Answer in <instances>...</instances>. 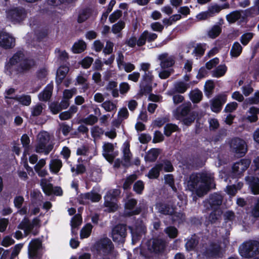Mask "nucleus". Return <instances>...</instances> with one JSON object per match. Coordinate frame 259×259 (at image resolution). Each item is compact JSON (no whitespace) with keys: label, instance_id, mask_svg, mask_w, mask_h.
I'll list each match as a JSON object with an SVG mask.
<instances>
[{"label":"nucleus","instance_id":"nucleus-24","mask_svg":"<svg viewBox=\"0 0 259 259\" xmlns=\"http://www.w3.org/2000/svg\"><path fill=\"white\" fill-rule=\"evenodd\" d=\"M162 163H156L149 170L148 173L146 175V176L149 179H158L160 176V172L162 170Z\"/></svg>","mask_w":259,"mask_h":259},{"label":"nucleus","instance_id":"nucleus-7","mask_svg":"<svg viewBox=\"0 0 259 259\" xmlns=\"http://www.w3.org/2000/svg\"><path fill=\"white\" fill-rule=\"evenodd\" d=\"M152 245H148V249L155 254H162L166 250L167 243L165 239L158 237L151 239Z\"/></svg>","mask_w":259,"mask_h":259},{"label":"nucleus","instance_id":"nucleus-47","mask_svg":"<svg viewBox=\"0 0 259 259\" xmlns=\"http://www.w3.org/2000/svg\"><path fill=\"white\" fill-rule=\"evenodd\" d=\"M139 94L141 96L150 94L152 91V84L140 83Z\"/></svg>","mask_w":259,"mask_h":259},{"label":"nucleus","instance_id":"nucleus-57","mask_svg":"<svg viewBox=\"0 0 259 259\" xmlns=\"http://www.w3.org/2000/svg\"><path fill=\"white\" fill-rule=\"evenodd\" d=\"M153 79L154 76L152 75V71H148L147 72H145L143 75L141 83L152 84Z\"/></svg>","mask_w":259,"mask_h":259},{"label":"nucleus","instance_id":"nucleus-44","mask_svg":"<svg viewBox=\"0 0 259 259\" xmlns=\"http://www.w3.org/2000/svg\"><path fill=\"white\" fill-rule=\"evenodd\" d=\"M189 88V84L184 81L177 82L175 84V89L176 91L180 94L184 93Z\"/></svg>","mask_w":259,"mask_h":259},{"label":"nucleus","instance_id":"nucleus-55","mask_svg":"<svg viewBox=\"0 0 259 259\" xmlns=\"http://www.w3.org/2000/svg\"><path fill=\"white\" fill-rule=\"evenodd\" d=\"M125 22L123 21L120 20L117 23L113 25L112 27V32L114 34L120 32L125 27Z\"/></svg>","mask_w":259,"mask_h":259},{"label":"nucleus","instance_id":"nucleus-20","mask_svg":"<svg viewBox=\"0 0 259 259\" xmlns=\"http://www.w3.org/2000/svg\"><path fill=\"white\" fill-rule=\"evenodd\" d=\"M200 183V179L199 178V172L192 174L188 182V187L191 191L196 190L198 189Z\"/></svg>","mask_w":259,"mask_h":259},{"label":"nucleus","instance_id":"nucleus-54","mask_svg":"<svg viewBox=\"0 0 259 259\" xmlns=\"http://www.w3.org/2000/svg\"><path fill=\"white\" fill-rule=\"evenodd\" d=\"M175 63V58L173 56H170L165 60L161 61L160 66L162 68L165 69L172 67Z\"/></svg>","mask_w":259,"mask_h":259},{"label":"nucleus","instance_id":"nucleus-17","mask_svg":"<svg viewBox=\"0 0 259 259\" xmlns=\"http://www.w3.org/2000/svg\"><path fill=\"white\" fill-rule=\"evenodd\" d=\"M137 204V200L134 198L128 199L125 203L124 207L126 210H129L130 211L127 212V215L129 217L139 214L142 211L141 207L134 208Z\"/></svg>","mask_w":259,"mask_h":259},{"label":"nucleus","instance_id":"nucleus-45","mask_svg":"<svg viewBox=\"0 0 259 259\" xmlns=\"http://www.w3.org/2000/svg\"><path fill=\"white\" fill-rule=\"evenodd\" d=\"M41 186L43 192L47 195L50 196L53 194V185L51 183H47L46 180L45 182H41Z\"/></svg>","mask_w":259,"mask_h":259},{"label":"nucleus","instance_id":"nucleus-32","mask_svg":"<svg viewBox=\"0 0 259 259\" xmlns=\"http://www.w3.org/2000/svg\"><path fill=\"white\" fill-rule=\"evenodd\" d=\"M62 167V161L59 159H54L51 160L50 169L52 172L57 174Z\"/></svg>","mask_w":259,"mask_h":259},{"label":"nucleus","instance_id":"nucleus-5","mask_svg":"<svg viewBox=\"0 0 259 259\" xmlns=\"http://www.w3.org/2000/svg\"><path fill=\"white\" fill-rule=\"evenodd\" d=\"M230 147L231 151L239 157H243L247 152L245 141L238 137H235L231 139Z\"/></svg>","mask_w":259,"mask_h":259},{"label":"nucleus","instance_id":"nucleus-3","mask_svg":"<svg viewBox=\"0 0 259 259\" xmlns=\"http://www.w3.org/2000/svg\"><path fill=\"white\" fill-rule=\"evenodd\" d=\"M200 179V184L197 190L196 194L199 197L206 194L212 188V185L214 181L211 174L205 172H199Z\"/></svg>","mask_w":259,"mask_h":259},{"label":"nucleus","instance_id":"nucleus-9","mask_svg":"<svg viewBox=\"0 0 259 259\" xmlns=\"http://www.w3.org/2000/svg\"><path fill=\"white\" fill-rule=\"evenodd\" d=\"M203 254L207 259L217 258L222 256L221 245L215 242H211L204 251Z\"/></svg>","mask_w":259,"mask_h":259},{"label":"nucleus","instance_id":"nucleus-37","mask_svg":"<svg viewBox=\"0 0 259 259\" xmlns=\"http://www.w3.org/2000/svg\"><path fill=\"white\" fill-rule=\"evenodd\" d=\"M179 127L177 125L171 123H167L164 127V134L167 137H170L172 133L178 131Z\"/></svg>","mask_w":259,"mask_h":259},{"label":"nucleus","instance_id":"nucleus-41","mask_svg":"<svg viewBox=\"0 0 259 259\" xmlns=\"http://www.w3.org/2000/svg\"><path fill=\"white\" fill-rule=\"evenodd\" d=\"M86 44L83 41L75 42L72 47V51L74 54L83 52L86 49Z\"/></svg>","mask_w":259,"mask_h":259},{"label":"nucleus","instance_id":"nucleus-46","mask_svg":"<svg viewBox=\"0 0 259 259\" xmlns=\"http://www.w3.org/2000/svg\"><path fill=\"white\" fill-rule=\"evenodd\" d=\"M205 44H197L195 48L193 50V54H195V56L197 57L202 56L205 53Z\"/></svg>","mask_w":259,"mask_h":259},{"label":"nucleus","instance_id":"nucleus-58","mask_svg":"<svg viewBox=\"0 0 259 259\" xmlns=\"http://www.w3.org/2000/svg\"><path fill=\"white\" fill-rule=\"evenodd\" d=\"M82 222L81 216L79 214H75L73 217L71 221V228H78L80 226Z\"/></svg>","mask_w":259,"mask_h":259},{"label":"nucleus","instance_id":"nucleus-59","mask_svg":"<svg viewBox=\"0 0 259 259\" xmlns=\"http://www.w3.org/2000/svg\"><path fill=\"white\" fill-rule=\"evenodd\" d=\"M35 35L37 40L41 41L48 35V29L47 28L41 29L36 32Z\"/></svg>","mask_w":259,"mask_h":259},{"label":"nucleus","instance_id":"nucleus-23","mask_svg":"<svg viewBox=\"0 0 259 259\" xmlns=\"http://www.w3.org/2000/svg\"><path fill=\"white\" fill-rule=\"evenodd\" d=\"M190 111V106L182 104L176 108L175 115L177 119L181 120L187 116Z\"/></svg>","mask_w":259,"mask_h":259},{"label":"nucleus","instance_id":"nucleus-63","mask_svg":"<svg viewBox=\"0 0 259 259\" xmlns=\"http://www.w3.org/2000/svg\"><path fill=\"white\" fill-rule=\"evenodd\" d=\"M43 107L41 104H38L32 108L31 115L32 116H37L40 115L42 111Z\"/></svg>","mask_w":259,"mask_h":259},{"label":"nucleus","instance_id":"nucleus-56","mask_svg":"<svg viewBox=\"0 0 259 259\" xmlns=\"http://www.w3.org/2000/svg\"><path fill=\"white\" fill-rule=\"evenodd\" d=\"M161 163L163 164V170L165 172H172L174 171L175 168L172 164L171 161L167 159H164L162 160V162Z\"/></svg>","mask_w":259,"mask_h":259},{"label":"nucleus","instance_id":"nucleus-53","mask_svg":"<svg viewBox=\"0 0 259 259\" xmlns=\"http://www.w3.org/2000/svg\"><path fill=\"white\" fill-rule=\"evenodd\" d=\"M144 182L142 180H138L133 185V190L137 194H141L144 189Z\"/></svg>","mask_w":259,"mask_h":259},{"label":"nucleus","instance_id":"nucleus-39","mask_svg":"<svg viewBox=\"0 0 259 259\" xmlns=\"http://www.w3.org/2000/svg\"><path fill=\"white\" fill-rule=\"evenodd\" d=\"M98 121V118L96 116L93 114H90L86 118L80 119L78 121V123H82L86 125H93L97 123Z\"/></svg>","mask_w":259,"mask_h":259},{"label":"nucleus","instance_id":"nucleus-35","mask_svg":"<svg viewBox=\"0 0 259 259\" xmlns=\"http://www.w3.org/2000/svg\"><path fill=\"white\" fill-rule=\"evenodd\" d=\"M227 71V67L226 65H220L212 71V75L213 77L219 78L224 76Z\"/></svg>","mask_w":259,"mask_h":259},{"label":"nucleus","instance_id":"nucleus-11","mask_svg":"<svg viewBox=\"0 0 259 259\" xmlns=\"http://www.w3.org/2000/svg\"><path fill=\"white\" fill-rule=\"evenodd\" d=\"M41 246V242L39 239H33L28 246V254L29 259H40L39 250Z\"/></svg>","mask_w":259,"mask_h":259},{"label":"nucleus","instance_id":"nucleus-8","mask_svg":"<svg viewBox=\"0 0 259 259\" xmlns=\"http://www.w3.org/2000/svg\"><path fill=\"white\" fill-rule=\"evenodd\" d=\"M96 248L98 251L103 253V256H107V255L111 253L114 247L111 240L105 237L101 239L96 243Z\"/></svg>","mask_w":259,"mask_h":259},{"label":"nucleus","instance_id":"nucleus-48","mask_svg":"<svg viewBox=\"0 0 259 259\" xmlns=\"http://www.w3.org/2000/svg\"><path fill=\"white\" fill-rule=\"evenodd\" d=\"M237 163H239L240 172L242 175L249 166L251 161L249 159L243 158L240 159L239 161H238Z\"/></svg>","mask_w":259,"mask_h":259},{"label":"nucleus","instance_id":"nucleus-19","mask_svg":"<svg viewBox=\"0 0 259 259\" xmlns=\"http://www.w3.org/2000/svg\"><path fill=\"white\" fill-rule=\"evenodd\" d=\"M156 207L158 212L164 215H169L175 211L176 206L169 203L159 202L156 204Z\"/></svg>","mask_w":259,"mask_h":259},{"label":"nucleus","instance_id":"nucleus-51","mask_svg":"<svg viewBox=\"0 0 259 259\" xmlns=\"http://www.w3.org/2000/svg\"><path fill=\"white\" fill-rule=\"evenodd\" d=\"M254 34L252 32H246L240 37V42L243 46H246L252 39Z\"/></svg>","mask_w":259,"mask_h":259},{"label":"nucleus","instance_id":"nucleus-33","mask_svg":"<svg viewBox=\"0 0 259 259\" xmlns=\"http://www.w3.org/2000/svg\"><path fill=\"white\" fill-rule=\"evenodd\" d=\"M210 210L212 211L208 216V220L211 224H214L216 223L221 217L222 211L221 209L218 208H212L210 209Z\"/></svg>","mask_w":259,"mask_h":259},{"label":"nucleus","instance_id":"nucleus-30","mask_svg":"<svg viewBox=\"0 0 259 259\" xmlns=\"http://www.w3.org/2000/svg\"><path fill=\"white\" fill-rule=\"evenodd\" d=\"M222 31V27L219 24H215L208 31L207 34L209 38L214 39L220 35Z\"/></svg>","mask_w":259,"mask_h":259},{"label":"nucleus","instance_id":"nucleus-6","mask_svg":"<svg viewBox=\"0 0 259 259\" xmlns=\"http://www.w3.org/2000/svg\"><path fill=\"white\" fill-rule=\"evenodd\" d=\"M25 58V55L22 51H17L10 58L9 62L5 65V72L10 76L13 75L15 70V65L21 62Z\"/></svg>","mask_w":259,"mask_h":259},{"label":"nucleus","instance_id":"nucleus-13","mask_svg":"<svg viewBox=\"0 0 259 259\" xmlns=\"http://www.w3.org/2000/svg\"><path fill=\"white\" fill-rule=\"evenodd\" d=\"M227 96L225 94H219L213 99L210 104L212 111L219 113L224 104L227 102Z\"/></svg>","mask_w":259,"mask_h":259},{"label":"nucleus","instance_id":"nucleus-34","mask_svg":"<svg viewBox=\"0 0 259 259\" xmlns=\"http://www.w3.org/2000/svg\"><path fill=\"white\" fill-rule=\"evenodd\" d=\"M241 17V12L240 11L236 10L228 14L226 18L227 21L229 23L232 24L234 23L239 19H240Z\"/></svg>","mask_w":259,"mask_h":259},{"label":"nucleus","instance_id":"nucleus-27","mask_svg":"<svg viewBox=\"0 0 259 259\" xmlns=\"http://www.w3.org/2000/svg\"><path fill=\"white\" fill-rule=\"evenodd\" d=\"M52 90L53 87L48 85L44 91L38 94V97L39 100L41 101H47L49 100L52 96Z\"/></svg>","mask_w":259,"mask_h":259},{"label":"nucleus","instance_id":"nucleus-26","mask_svg":"<svg viewBox=\"0 0 259 259\" xmlns=\"http://www.w3.org/2000/svg\"><path fill=\"white\" fill-rule=\"evenodd\" d=\"M104 205L105 207L108 208L109 212H115L117 210L118 206L117 203V200L106 196H104Z\"/></svg>","mask_w":259,"mask_h":259},{"label":"nucleus","instance_id":"nucleus-2","mask_svg":"<svg viewBox=\"0 0 259 259\" xmlns=\"http://www.w3.org/2000/svg\"><path fill=\"white\" fill-rule=\"evenodd\" d=\"M127 228L128 226L124 224H118L113 227L111 237L115 243L120 245L125 243L127 236Z\"/></svg>","mask_w":259,"mask_h":259},{"label":"nucleus","instance_id":"nucleus-22","mask_svg":"<svg viewBox=\"0 0 259 259\" xmlns=\"http://www.w3.org/2000/svg\"><path fill=\"white\" fill-rule=\"evenodd\" d=\"M69 71V67L65 65H61L56 73V82L57 84H61Z\"/></svg>","mask_w":259,"mask_h":259},{"label":"nucleus","instance_id":"nucleus-15","mask_svg":"<svg viewBox=\"0 0 259 259\" xmlns=\"http://www.w3.org/2000/svg\"><path fill=\"white\" fill-rule=\"evenodd\" d=\"M35 65V62L33 59L25 58L19 64V67L15 69L14 73L17 74L19 72L29 71Z\"/></svg>","mask_w":259,"mask_h":259},{"label":"nucleus","instance_id":"nucleus-28","mask_svg":"<svg viewBox=\"0 0 259 259\" xmlns=\"http://www.w3.org/2000/svg\"><path fill=\"white\" fill-rule=\"evenodd\" d=\"M171 220L174 224H183L186 219V215L184 213L181 212H176L175 210L171 214Z\"/></svg>","mask_w":259,"mask_h":259},{"label":"nucleus","instance_id":"nucleus-42","mask_svg":"<svg viewBox=\"0 0 259 259\" xmlns=\"http://www.w3.org/2000/svg\"><path fill=\"white\" fill-rule=\"evenodd\" d=\"M93 226L90 223L87 224L80 230V237L81 239L88 238L92 232Z\"/></svg>","mask_w":259,"mask_h":259},{"label":"nucleus","instance_id":"nucleus-12","mask_svg":"<svg viewBox=\"0 0 259 259\" xmlns=\"http://www.w3.org/2000/svg\"><path fill=\"white\" fill-rule=\"evenodd\" d=\"M128 229L131 231L132 242L134 244L139 241L143 235L146 232V228L141 224L136 225L135 227L128 226Z\"/></svg>","mask_w":259,"mask_h":259},{"label":"nucleus","instance_id":"nucleus-40","mask_svg":"<svg viewBox=\"0 0 259 259\" xmlns=\"http://www.w3.org/2000/svg\"><path fill=\"white\" fill-rule=\"evenodd\" d=\"M242 51V46L238 42L235 41L233 44L231 49L230 55L233 57H238L241 54Z\"/></svg>","mask_w":259,"mask_h":259},{"label":"nucleus","instance_id":"nucleus-62","mask_svg":"<svg viewBox=\"0 0 259 259\" xmlns=\"http://www.w3.org/2000/svg\"><path fill=\"white\" fill-rule=\"evenodd\" d=\"M239 163L237 162H235L232 167L231 176L233 178H237L241 177V173L240 172Z\"/></svg>","mask_w":259,"mask_h":259},{"label":"nucleus","instance_id":"nucleus-25","mask_svg":"<svg viewBox=\"0 0 259 259\" xmlns=\"http://www.w3.org/2000/svg\"><path fill=\"white\" fill-rule=\"evenodd\" d=\"M6 99H13L18 101L20 104L24 106H29L31 102V97L29 95H16L14 97H5Z\"/></svg>","mask_w":259,"mask_h":259},{"label":"nucleus","instance_id":"nucleus-29","mask_svg":"<svg viewBox=\"0 0 259 259\" xmlns=\"http://www.w3.org/2000/svg\"><path fill=\"white\" fill-rule=\"evenodd\" d=\"M91 14V10L90 8H86L81 10L79 12L77 17V22L82 23L85 21L90 16Z\"/></svg>","mask_w":259,"mask_h":259},{"label":"nucleus","instance_id":"nucleus-21","mask_svg":"<svg viewBox=\"0 0 259 259\" xmlns=\"http://www.w3.org/2000/svg\"><path fill=\"white\" fill-rule=\"evenodd\" d=\"M103 156L109 162L113 161L115 156L111 153L114 150L113 144L111 143H105L103 146Z\"/></svg>","mask_w":259,"mask_h":259},{"label":"nucleus","instance_id":"nucleus-60","mask_svg":"<svg viewBox=\"0 0 259 259\" xmlns=\"http://www.w3.org/2000/svg\"><path fill=\"white\" fill-rule=\"evenodd\" d=\"M147 34H148V30H144L140 35L139 38L137 39V45L138 47H142L146 44L147 41Z\"/></svg>","mask_w":259,"mask_h":259},{"label":"nucleus","instance_id":"nucleus-36","mask_svg":"<svg viewBox=\"0 0 259 259\" xmlns=\"http://www.w3.org/2000/svg\"><path fill=\"white\" fill-rule=\"evenodd\" d=\"M55 53L57 54L58 59L62 63L67 62L69 58L68 53L65 50L62 51L60 48H56Z\"/></svg>","mask_w":259,"mask_h":259},{"label":"nucleus","instance_id":"nucleus-18","mask_svg":"<svg viewBox=\"0 0 259 259\" xmlns=\"http://www.w3.org/2000/svg\"><path fill=\"white\" fill-rule=\"evenodd\" d=\"M245 180L248 185V188L251 194H259V178L255 176H248L245 177Z\"/></svg>","mask_w":259,"mask_h":259},{"label":"nucleus","instance_id":"nucleus-31","mask_svg":"<svg viewBox=\"0 0 259 259\" xmlns=\"http://www.w3.org/2000/svg\"><path fill=\"white\" fill-rule=\"evenodd\" d=\"M215 88V85L212 80H208L205 82L204 85V94L205 95L210 98L212 95L214 89Z\"/></svg>","mask_w":259,"mask_h":259},{"label":"nucleus","instance_id":"nucleus-52","mask_svg":"<svg viewBox=\"0 0 259 259\" xmlns=\"http://www.w3.org/2000/svg\"><path fill=\"white\" fill-rule=\"evenodd\" d=\"M259 15V9L255 6L251 7L245 10L244 15L247 17H254Z\"/></svg>","mask_w":259,"mask_h":259},{"label":"nucleus","instance_id":"nucleus-16","mask_svg":"<svg viewBox=\"0 0 259 259\" xmlns=\"http://www.w3.org/2000/svg\"><path fill=\"white\" fill-rule=\"evenodd\" d=\"M15 45V40L14 37L7 33H0V46L5 49L13 48Z\"/></svg>","mask_w":259,"mask_h":259},{"label":"nucleus","instance_id":"nucleus-4","mask_svg":"<svg viewBox=\"0 0 259 259\" xmlns=\"http://www.w3.org/2000/svg\"><path fill=\"white\" fill-rule=\"evenodd\" d=\"M27 15L25 9L21 7L12 8L7 13L8 18L14 24L19 23L24 21Z\"/></svg>","mask_w":259,"mask_h":259},{"label":"nucleus","instance_id":"nucleus-14","mask_svg":"<svg viewBox=\"0 0 259 259\" xmlns=\"http://www.w3.org/2000/svg\"><path fill=\"white\" fill-rule=\"evenodd\" d=\"M101 199L100 194L91 191L90 192L81 193L77 197V200L80 204H85L84 200H90L93 202H99Z\"/></svg>","mask_w":259,"mask_h":259},{"label":"nucleus","instance_id":"nucleus-61","mask_svg":"<svg viewBox=\"0 0 259 259\" xmlns=\"http://www.w3.org/2000/svg\"><path fill=\"white\" fill-rule=\"evenodd\" d=\"M122 15V12L121 10H116L109 16V20L110 23H114L121 17Z\"/></svg>","mask_w":259,"mask_h":259},{"label":"nucleus","instance_id":"nucleus-38","mask_svg":"<svg viewBox=\"0 0 259 259\" xmlns=\"http://www.w3.org/2000/svg\"><path fill=\"white\" fill-rule=\"evenodd\" d=\"M159 149L157 148H153L150 149L148 154L145 156V160L147 161L154 162L155 161L159 153Z\"/></svg>","mask_w":259,"mask_h":259},{"label":"nucleus","instance_id":"nucleus-49","mask_svg":"<svg viewBox=\"0 0 259 259\" xmlns=\"http://www.w3.org/2000/svg\"><path fill=\"white\" fill-rule=\"evenodd\" d=\"M164 232L170 238H175L178 235V230L174 226H168L164 229Z\"/></svg>","mask_w":259,"mask_h":259},{"label":"nucleus","instance_id":"nucleus-43","mask_svg":"<svg viewBox=\"0 0 259 259\" xmlns=\"http://www.w3.org/2000/svg\"><path fill=\"white\" fill-rule=\"evenodd\" d=\"M199 241L195 238H191L188 240L185 244V247L187 251H191L195 250L198 245Z\"/></svg>","mask_w":259,"mask_h":259},{"label":"nucleus","instance_id":"nucleus-50","mask_svg":"<svg viewBox=\"0 0 259 259\" xmlns=\"http://www.w3.org/2000/svg\"><path fill=\"white\" fill-rule=\"evenodd\" d=\"M165 183L168 186L174 190L177 191L175 184V179L173 175L166 174L164 176Z\"/></svg>","mask_w":259,"mask_h":259},{"label":"nucleus","instance_id":"nucleus-10","mask_svg":"<svg viewBox=\"0 0 259 259\" xmlns=\"http://www.w3.org/2000/svg\"><path fill=\"white\" fill-rule=\"evenodd\" d=\"M222 196L214 193L210 195L209 199L204 201V206L207 210H210L212 208L220 209V206L222 203Z\"/></svg>","mask_w":259,"mask_h":259},{"label":"nucleus","instance_id":"nucleus-1","mask_svg":"<svg viewBox=\"0 0 259 259\" xmlns=\"http://www.w3.org/2000/svg\"><path fill=\"white\" fill-rule=\"evenodd\" d=\"M240 255L243 258H251L259 254V241L249 239L243 242L239 247Z\"/></svg>","mask_w":259,"mask_h":259},{"label":"nucleus","instance_id":"nucleus-64","mask_svg":"<svg viewBox=\"0 0 259 259\" xmlns=\"http://www.w3.org/2000/svg\"><path fill=\"white\" fill-rule=\"evenodd\" d=\"M102 107L107 112H110L116 108V105L110 101H106L102 104Z\"/></svg>","mask_w":259,"mask_h":259}]
</instances>
